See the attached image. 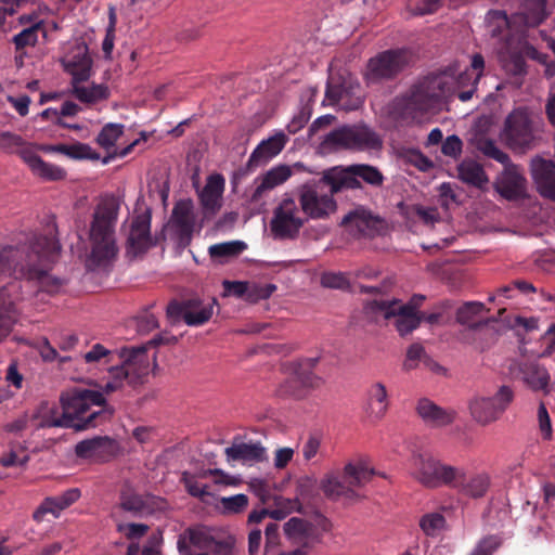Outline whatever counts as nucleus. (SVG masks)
Masks as SVG:
<instances>
[{"label": "nucleus", "mask_w": 555, "mask_h": 555, "mask_svg": "<svg viewBox=\"0 0 555 555\" xmlns=\"http://www.w3.org/2000/svg\"><path fill=\"white\" fill-rule=\"evenodd\" d=\"M60 250L59 243L52 236L37 237L28 247H3L0 250V278L16 276L34 282L43 292L56 293L63 283L51 275V263Z\"/></svg>", "instance_id": "obj_1"}, {"label": "nucleus", "mask_w": 555, "mask_h": 555, "mask_svg": "<svg viewBox=\"0 0 555 555\" xmlns=\"http://www.w3.org/2000/svg\"><path fill=\"white\" fill-rule=\"evenodd\" d=\"M118 210L119 204L113 196L101 198L96 205L89 233L90 253L86 258L89 270L105 267L117 255L114 227Z\"/></svg>", "instance_id": "obj_2"}, {"label": "nucleus", "mask_w": 555, "mask_h": 555, "mask_svg": "<svg viewBox=\"0 0 555 555\" xmlns=\"http://www.w3.org/2000/svg\"><path fill=\"white\" fill-rule=\"evenodd\" d=\"M105 402L103 392L90 389H73L61 396L69 427L78 430L94 427L111 417L112 412L104 409L90 412L92 406L102 408Z\"/></svg>", "instance_id": "obj_3"}, {"label": "nucleus", "mask_w": 555, "mask_h": 555, "mask_svg": "<svg viewBox=\"0 0 555 555\" xmlns=\"http://www.w3.org/2000/svg\"><path fill=\"white\" fill-rule=\"evenodd\" d=\"M441 78L425 80L406 96L396 99L392 105L395 117L403 120L422 121L427 113H437L446 94Z\"/></svg>", "instance_id": "obj_4"}, {"label": "nucleus", "mask_w": 555, "mask_h": 555, "mask_svg": "<svg viewBox=\"0 0 555 555\" xmlns=\"http://www.w3.org/2000/svg\"><path fill=\"white\" fill-rule=\"evenodd\" d=\"M409 475L427 489L449 487L462 476L459 466L450 465L429 452H413L409 460Z\"/></svg>", "instance_id": "obj_5"}, {"label": "nucleus", "mask_w": 555, "mask_h": 555, "mask_svg": "<svg viewBox=\"0 0 555 555\" xmlns=\"http://www.w3.org/2000/svg\"><path fill=\"white\" fill-rule=\"evenodd\" d=\"M514 391L501 386L493 396L474 395L467 401L470 420L478 426L487 427L496 423L513 402Z\"/></svg>", "instance_id": "obj_6"}, {"label": "nucleus", "mask_w": 555, "mask_h": 555, "mask_svg": "<svg viewBox=\"0 0 555 555\" xmlns=\"http://www.w3.org/2000/svg\"><path fill=\"white\" fill-rule=\"evenodd\" d=\"M0 149L9 153H17L31 172L40 179L57 181L66 177V171L62 167L46 163L37 154L34 145L25 144L20 135L10 132L1 133Z\"/></svg>", "instance_id": "obj_7"}, {"label": "nucleus", "mask_w": 555, "mask_h": 555, "mask_svg": "<svg viewBox=\"0 0 555 555\" xmlns=\"http://www.w3.org/2000/svg\"><path fill=\"white\" fill-rule=\"evenodd\" d=\"M423 299L422 296L413 297L406 305L399 300H374L367 305L366 309L375 318L382 317L386 320L393 318L397 331L404 336L420 325L422 318L417 314V307Z\"/></svg>", "instance_id": "obj_8"}, {"label": "nucleus", "mask_w": 555, "mask_h": 555, "mask_svg": "<svg viewBox=\"0 0 555 555\" xmlns=\"http://www.w3.org/2000/svg\"><path fill=\"white\" fill-rule=\"evenodd\" d=\"M60 64L69 81H88L94 75V57L87 43L80 39L66 42L62 48Z\"/></svg>", "instance_id": "obj_9"}, {"label": "nucleus", "mask_w": 555, "mask_h": 555, "mask_svg": "<svg viewBox=\"0 0 555 555\" xmlns=\"http://www.w3.org/2000/svg\"><path fill=\"white\" fill-rule=\"evenodd\" d=\"M298 201L304 215L313 220H326L337 210L333 194L318 181L298 189Z\"/></svg>", "instance_id": "obj_10"}, {"label": "nucleus", "mask_w": 555, "mask_h": 555, "mask_svg": "<svg viewBox=\"0 0 555 555\" xmlns=\"http://www.w3.org/2000/svg\"><path fill=\"white\" fill-rule=\"evenodd\" d=\"M306 222V217L295 198L284 194L273 210L270 229L275 238H294Z\"/></svg>", "instance_id": "obj_11"}, {"label": "nucleus", "mask_w": 555, "mask_h": 555, "mask_svg": "<svg viewBox=\"0 0 555 555\" xmlns=\"http://www.w3.org/2000/svg\"><path fill=\"white\" fill-rule=\"evenodd\" d=\"M118 356L130 375L132 386L143 384L156 366V354L149 353V345L121 348Z\"/></svg>", "instance_id": "obj_12"}, {"label": "nucleus", "mask_w": 555, "mask_h": 555, "mask_svg": "<svg viewBox=\"0 0 555 555\" xmlns=\"http://www.w3.org/2000/svg\"><path fill=\"white\" fill-rule=\"evenodd\" d=\"M406 51H386L371 59L367 63L365 78L370 82L388 79L401 72L409 63Z\"/></svg>", "instance_id": "obj_13"}, {"label": "nucleus", "mask_w": 555, "mask_h": 555, "mask_svg": "<svg viewBox=\"0 0 555 555\" xmlns=\"http://www.w3.org/2000/svg\"><path fill=\"white\" fill-rule=\"evenodd\" d=\"M504 137L513 147H529L533 144V122L526 108H516L506 117Z\"/></svg>", "instance_id": "obj_14"}, {"label": "nucleus", "mask_w": 555, "mask_h": 555, "mask_svg": "<svg viewBox=\"0 0 555 555\" xmlns=\"http://www.w3.org/2000/svg\"><path fill=\"white\" fill-rule=\"evenodd\" d=\"M215 300L205 302L199 299H190L183 302H170L167 315L176 322L182 319L189 326H198L210 320L214 314Z\"/></svg>", "instance_id": "obj_15"}, {"label": "nucleus", "mask_w": 555, "mask_h": 555, "mask_svg": "<svg viewBox=\"0 0 555 555\" xmlns=\"http://www.w3.org/2000/svg\"><path fill=\"white\" fill-rule=\"evenodd\" d=\"M215 545V539L204 526L186 528L177 540L180 555H208Z\"/></svg>", "instance_id": "obj_16"}, {"label": "nucleus", "mask_w": 555, "mask_h": 555, "mask_svg": "<svg viewBox=\"0 0 555 555\" xmlns=\"http://www.w3.org/2000/svg\"><path fill=\"white\" fill-rule=\"evenodd\" d=\"M155 244L156 241L151 234V212L146 210L134 216L127 238V253L135 257L145 253Z\"/></svg>", "instance_id": "obj_17"}, {"label": "nucleus", "mask_w": 555, "mask_h": 555, "mask_svg": "<svg viewBox=\"0 0 555 555\" xmlns=\"http://www.w3.org/2000/svg\"><path fill=\"white\" fill-rule=\"evenodd\" d=\"M224 186L225 180L222 175L212 173L207 177L204 188L198 191L199 204L205 216L212 217L220 211Z\"/></svg>", "instance_id": "obj_18"}, {"label": "nucleus", "mask_w": 555, "mask_h": 555, "mask_svg": "<svg viewBox=\"0 0 555 555\" xmlns=\"http://www.w3.org/2000/svg\"><path fill=\"white\" fill-rule=\"evenodd\" d=\"M292 176L293 169L289 165L280 164L270 168L255 179V189L249 196V202H260L270 191L284 184Z\"/></svg>", "instance_id": "obj_19"}, {"label": "nucleus", "mask_w": 555, "mask_h": 555, "mask_svg": "<svg viewBox=\"0 0 555 555\" xmlns=\"http://www.w3.org/2000/svg\"><path fill=\"white\" fill-rule=\"evenodd\" d=\"M526 179L518 166L508 164L495 182V190L506 199H518L526 195Z\"/></svg>", "instance_id": "obj_20"}, {"label": "nucleus", "mask_w": 555, "mask_h": 555, "mask_svg": "<svg viewBox=\"0 0 555 555\" xmlns=\"http://www.w3.org/2000/svg\"><path fill=\"white\" fill-rule=\"evenodd\" d=\"M196 224L194 203L191 198L178 201L169 219V225L181 238H190Z\"/></svg>", "instance_id": "obj_21"}, {"label": "nucleus", "mask_w": 555, "mask_h": 555, "mask_svg": "<svg viewBox=\"0 0 555 555\" xmlns=\"http://www.w3.org/2000/svg\"><path fill=\"white\" fill-rule=\"evenodd\" d=\"M79 457L94 461H107L119 451L118 443L108 437H95L80 441L75 448Z\"/></svg>", "instance_id": "obj_22"}, {"label": "nucleus", "mask_w": 555, "mask_h": 555, "mask_svg": "<svg viewBox=\"0 0 555 555\" xmlns=\"http://www.w3.org/2000/svg\"><path fill=\"white\" fill-rule=\"evenodd\" d=\"M462 476L455 482L450 483V488L459 493L473 499L482 498L491 486V477L487 472H479L467 476L466 470L459 466Z\"/></svg>", "instance_id": "obj_23"}, {"label": "nucleus", "mask_w": 555, "mask_h": 555, "mask_svg": "<svg viewBox=\"0 0 555 555\" xmlns=\"http://www.w3.org/2000/svg\"><path fill=\"white\" fill-rule=\"evenodd\" d=\"M18 23L24 26V28L13 37L16 49L34 47L40 36L42 38L47 37L46 25L38 18L37 14H22L18 17Z\"/></svg>", "instance_id": "obj_24"}, {"label": "nucleus", "mask_w": 555, "mask_h": 555, "mask_svg": "<svg viewBox=\"0 0 555 555\" xmlns=\"http://www.w3.org/2000/svg\"><path fill=\"white\" fill-rule=\"evenodd\" d=\"M531 172L539 193L555 201V163L535 157L531 162Z\"/></svg>", "instance_id": "obj_25"}, {"label": "nucleus", "mask_w": 555, "mask_h": 555, "mask_svg": "<svg viewBox=\"0 0 555 555\" xmlns=\"http://www.w3.org/2000/svg\"><path fill=\"white\" fill-rule=\"evenodd\" d=\"M416 411L424 423L436 428L451 425L457 417L455 410L443 409L428 399H421Z\"/></svg>", "instance_id": "obj_26"}, {"label": "nucleus", "mask_w": 555, "mask_h": 555, "mask_svg": "<svg viewBox=\"0 0 555 555\" xmlns=\"http://www.w3.org/2000/svg\"><path fill=\"white\" fill-rule=\"evenodd\" d=\"M319 182L325 188L328 186V192L333 196L344 189H356L360 186L358 179H356L352 166L341 168L334 167L324 171Z\"/></svg>", "instance_id": "obj_27"}, {"label": "nucleus", "mask_w": 555, "mask_h": 555, "mask_svg": "<svg viewBox=\"0 0 555 555\" xmlns=\"http://www.w3.org/2000/svg\"><path fill=\"white\" fill-rule=\"evenodd\" d=\"M322 385V378L315 374H302L297 369L292 376H289L280 386V393L282 396H292L300 398L306 395L307 390L318 388Z\"/></svg>", "instance_id": "obj_28"}, {"label": "nucleus", "mask_w": 555, "mask_h": 555, "mask_svg": "<svg viewBox=\"0 0 555 555\" xmlns=\"http://www.w3.org/2000/svg\"><path fill=\"white\" fill-rule=\"evenodd\" d=\"M87 81H69L70 94L89 106L96 105L109 98V89L104 83L86 85Z\"/></svg>", "instance_id": "obj_29"}, {"label": "nucleus", "mask_w": 555, "mask_h": 555, "mask_svg": "<svg viewBox=\"0 0 555 555\" xmlns=\"http://www.w3.org/2000/svg\"><path fill=\"white\" fill-rule=\"evenodd\" d=\"M389 406V399L386 386L382 383H374L367 390L365 404L366 416L374 422L382 420Z\"/></svg>", "instance_id": "obj_30"}, {"label": "nucleus", "mask_w": 555, "mask_h": 555, "mask_svg": "<svg viewBox=\"0 0 555 555\" xmlns=\"http://www.w3.org/2000/svg\"><path fill=\"white\" fill-rule=\"evenodd\" d=\"M343 470L344 478L348 480L353 491L366 485L375 474L369 460L362 456L348 461Z\"/></svg>", "instance_id": "obj_31"}, {"label": "nucleus", "mask_w": 555, "mask_h": 555, "mask_svg": "<svg viewBox=\"0 0 555 555\" xmlns=\"http://www.w3.org/2000/svg\"><path fill=\"white\" fill-rule=\"evenodd\" d=\"M287 137L284 132H276L274 135L261 141L253 151L249 157V164L260 165L275 157L284 149Z\"/></svg>", "instance_id": "obj_32"}, {"label": "nucleus", "mask_w": 555, "mask_h": 555, "mask_svg": "<svg viewBox=\"0 0 555 555\" xmlns=\"http://www.w3.org/2000/svg\"><path fill=\"white\" fill-rule=\"evenodd\" d=\"M343 224L347 225L350 232L363 235L373 236L378 230L380 223L379 219L371 216L363 209H357L344 217Z\"/></svg>", "instance_id": "obj_33"}, {"label": "nucleus", "mask_w": 555, "mask_h": 555, "mask_svg": "<svg viewBox=\"0 0 555 555\" xmlns=\"http://www.w3.org/2000/svg\"><path fill=\"white\" fill-rule=\"evenodd\" d=\"M320 488L325 496L337 500L340 498L351 499L354 496V491L349 485L348 480L344 478V473L328 472L321 479Z\"/></svg>", "instance_id": "obj_34"}, {"label": "nucleus", "mask_w": 555, "mask_h": 555, "mask_svg": "<svg viewBox=\"0 0 555 555\" xmlns=\"http://www.w3.org/2000/svg\"><path fill=\"white\" fill-rule=\"evenodd\" d=\"M228 461L261 462L266 460V449L260 443H234L224 450Z\"/></svg>", "instance_id": "obj_35"}, {"label": "nucleus", "mask_w": 555, "mask_h": 555, "mask_svg": "<svg viewBox=\"0 0 555 555\" xmlns=\"http://www.w3.org/2000/svg\"><path fill=\"white\" fill-rule=\"evenodd\" d=\"M33 421L36 422L35 426L38 428L43 427H69V423L64 414L59 415L57 408L54 404L47 402L41 403L33 415Z\"/></svg>", "instance_id": "obj_36"}, {"label": "nucleus", "mask_w": 555, "mask_h": 555, "mask_svg": "<svg viewBox=\"0 0 555 555\" xmlns=\"http://www.w3.org/2000/svg\"><path fill=\"white\" fill-rule=\"evenodd\" d=\"M324 149L338 150L349 149L354 150L353 126H345L331 131L322 142Z\"/></svg>", "instance_id": "obj_37"}, {"label": "nucleus", "mask_w": 555, "mask_h": 555, "mask_svg": "<svg viewBox=\"0 0 555 555\" xmlns=\"http://www.w3.org/2000/svg\"><path fill=\"white\" fill-rule=\"evenodd\" d=\"M459 178L468 184L481 188L488 182L482 167L475 160H463L457 167Z\"/></svg>", "instance_id": "obj_38"}, {"label": "nucleus", "mask_w": 555, "mask_h": 555, "mask_svg": "<svg viewBox=\"0 0 555 555\" xmlns=\"http://www.w3.org/2000/svg\"><path fill=\"white\" fill-rule=\"evenodd\" d=\"M546 0H526V12L514 16V24L524 23L526 26H537L545 18Z\"/></svg>", "instance_id": "obj_39"}, {"label": "nucleus", "mask_w": 555, "mask_h": 555, "mask_svg": "<svg viewBox=\"0 0 555 555\" xmlns=\"http://www.w3.org/2000/svg\"><path fill=\"white\" fill-rule=\"evenodd\" d=\"M354 150H379L382 139L364 125L353 126Z\"/></svg>", "instance_id": "obj_40"}, {"label": "nucleus", "mask_w": 555, "mask_h": 555, "mask_svg": "<svg viewBox=\"0 0 555 555\" xmlns=\"http://www.w3.org/2000/svg\"><path fill=\"white\" fill-rule=\"evenodd\" d=\"M245 248L244 242L232 241L211 245L208 251L212 259L223 261L238 256Z\"/></svg>", "instance_id": "obj_41"}, {"label": "nucleus", "mask_w": 555, "mask_h": 555, "mask_svg": "<svg viewBox=\"0 0 555 555\" xmlns=\"http://www.w3.org/2000/svg\"><path fill=\"white\" fill-rule=\"evenodd\" d=\"M124 125L109 122L105 125L96 137V143L106 151H112L124 134Z\"/></svg>", "instance_id": "obj_42"}, {"label": "nucleus", "mask_w": 555, "mask_h": 555, "mask_svg": "<svg viewBox=\"0 0 555 555\" xmlns=\"http://www.w3.org/2000/svg\"><path fill=\"white\" fill-rule=\"evenodd\" d=\"M108 382L102 387L101 392H103V396L121 389L125 383L130 385V375L122 363L118 366H111L108 369Z\"/></svg>", "instance_id": "obj_43"}, {"label": "nucleus", "mask_w": 555, "mask_h": 555, "mask_svg": "<svg viewBox=\"0 0 555 555\" xmlns=\"http://www.w3.org/2000/svg\"><path fill=\"white\" fill-rule=\"evenodd\" d=\"M485 311L481 302H467L456 311V320L463 325L474 326L479 322V318Z\"/></svg>", "instance_id": "obj_44"}, {"label": "nucleus", "mask_w": 555, "mask_h": 555, "mask_svg": "<svg viewBox=\"0 0 555 555\" xmlns=\"http://www.w3.org/2000/svg\"><path fill=\"white\" fill-rule=\"evenodd\" d=\"M59 153L64 154L73 159H100V154L96 153L89 144L76 142L74 144L62 146Z\"/></svg>", "instance_id": "obj_45"}, {"label": "nucleus", "mask_w": 555, "mask_h": 555, "mask_svg": "<svg viewBox=\"0 0 555 555\" xmlns=\"http://www.w3.org/2000/svg\"><path fill=\"white\" fill-rule=\"evenodd\" d=\"M472 72L465 70L459 77V87H476L478 80L482 76V70L485 67L483 57L480 54H475L472 59Z\"/></svg>", "instance_id": "obj_46"}, {"label": "nucleus", "mask_w": 555, "mask_h": 555, "mask_svg": "<svg viewBox=\"0 0 555 555\" xmlns=\"http://www.w3.org/2000/svg\"><path fill=\"white\" fill-rule=\"evenodd\" d=\"M507 47L512 50L514 54V70L520 72L522 60L521 56L526 55L532 59H540L537 50L529 44L527 41L519 40L516 46H514V39L511 37L507 40Z\"/></svg>", "instance_id": "obj_47"}, {"label": "nucleus", "mask_w": 555, "mask_h": 555, "mask_svg": "<svg viewBox=\"0 0 555 555\" xmlns=\"http://www.w3.org/2000/svg\"><path fill=\"white\" fill-rule=\"evenodd\" d=\"M276 289L274 284H260L247 282L245 300L248 302H258L268 299Z\"/></svg>", "instance_id": "obj_48"}, {"label": "nucleus", "mask_w": 555, "mask_h": 555, "mask_svg": "<svg viewBox=\"0 0 555 555\" xmlns=\"http://www.w3.org/2000/svg\"><path fill=\"white\" fill-rule=\"evenodd\" d=\"M444 526L446 518L440 513H428L420 519V527L426 535L438 534Z\"/></svg>", "instance_id": "obj_49"}, {"label": "nucleus", "mask_w": 555, "mask_h": 555, "mask_svg": "<svg viewBox=\"0 0 555 555\" xmlns=\"http://www.w3.org/2000/svg\"><path fill=\"white\" fill-rule=\"evenodd\" d=\"M527 384L534 390L548 392L550 374L540 366H533L526 373Z\"/></svg>", "instance_id": "obj_50"}, {"label": "nucleus", "mask_w": 555, "mask_h": 555, "mask_svg": "<svg viewBox=\"0 0 555 555\" xmlns=\"http://www.w3.org/2000/svg\"><path fill=\"white\" fill-rule=\"evenodd\" d=\"M299 506L298 500L280 496L275 499V507L270 509L269 516L272 519L281 520L292 512L299 509Z\"/></svg>", "instance_id": "obj_51"}, {"label": "nucleus", "mask_w": 555, "mask_h": 555, "mask_svg": "<svg viewBox=\"0 0 555 555\" xmlns=\"http://www.w3.org/2000/svg\"><path fill=\"white\" fill-rule=\"evenodd\" d=\"M49 515L53 518H59L61 515V511L57 508V505L54 503L51 496L46 498L34 511L33 519L37 524H40L47 521Z\"/></svg>", "instance_id": "obj_52"}, {"label": "nucleus", "mask_w": 555, "mask_h": 555, "mask_svg": "<svg viewBox=\"0 0 555 555\" xmlns=\"http://www.w3.org/2000/svg\"><path fill=\"white\" fill-rule=\"evenodd\" d=\"M13 309V301L0 291V340L7 337L11 331V319L4 317V313L11 312Z\"/></svg>", "instance_id": "obj_53"}, {"label": "nucleus", "mask_w": 555, "mask_h": 555, "mask_svg": "<svg viewBox=\"0 0 555 555\" xmlns=\"http://www.w3.org/2000/svg\"><path fill=\"white\" fill-rule=\"evenodd\" d=\"M112 351L104 347L102 344H95L91 349L82 356L83 361L91 367H95L98 364L108 363V357Z\"/></svg>", "instance_id": "obj_54"}, {"label": "nucleus", "mask_w": 555, "mask_h": 555, "mask_svg": "<svg viewBox=\"0 0 555 555\" xmlns=\"http://www.w3.org/2000/svg\"><path fill=\"white\" fill-rule=\"evenodd\" d=\"M117 23L116 11L113 7L108 9V25L106 28V35L102 42V50L105 57H111L115 43V28Z\"/></svg>", "instance_id": "obj_55"}, {"label": "nucleus", "mask_w": 555, "mask_h": 555, "mask_svg": "<svg viewBox=\"0 0 555 555\" xmlns=\"http://www.w3.org/2000/svg\"><path fill=\"white\" fill-rule=\"evenodd\" d=\"M502 544L498 535H488L477 542L468 555H493Z\"/></svg>", "instance_id": "obj_56"}, {"label": "nucleus", "mask_w": 555, "mask_h": 555, "mask_svg": "<svg viewBox=\"0 0 555 555\" xmlns=\"http://www.w3.org/2000/svg\"><path fill=\"white\" fill-rule=\"evenodd\" d=\"M486 21L492 36H499L504 29L512 27L506 14L502 11L489 12Z\"/></svg>", "instance_id": "obj_57"}, {"label": "nucleus", "mask_w": 555, "mask_h": 555, "mask_svg": "<svg viewBox=\"0 0 555 555\" xmlns=\"http://www.w3.org/2000/svg\"><path fill=\"white\" fill-rule=\"evenodd\" d=\"M117 531L125 535L126 539L134 541L143 538L150 527L145 524H137V522H118Z\"/></svg>", "instance_id": "obj_58"}, {"label": "nucleus", "mask_w": 555, "mask_h": 555, "mask_svg": "<svg viewBox=\"0 0 555 555\" xmlns=\"http://www.w3.org/2000/svg\"><path fill=\"white\" fill-rule=\"evenodd\" d=\"M356 179L361 178L365 182L379 185L383 182V175L375 167L369 165H352Z\"/></svg>", "instance_id": "obj_59"}, {"label": "nucleus", "mask_w": 555, "mask_h": 555, "mask_svg": "<svg viewBox=\"0 0 555 555\" xmlns=\"http://www.w3.org/2000/svg\"><path fill=\"white\" fill-rule=\"evenodd\" d=\"M353 91V87H348L335 83L333 79L330 80L326 89V100L330 104H340L343 100Z\"/></svg>", "instance_id": "obj_60"}, {"label": "nucleus", "mask_w": 555, "mask_h": 555, "mask_svg": "<svg viewBox=\"0 0 555 555\" xmlns=\"http://www.w3.org/2000/svg\"><path fill=\"white\" fill-rule=\"evenodd\" d=\"M309 530L308 524L298 517L291 518L284 525V532L292 540H301Z\"/></svg>", "instance_id": "obj_61"}, {"label": "nucleus", "mask_w": 555, "mask_h": 555, "mask_svg": "<svg viewBox=\"0 0 555 555\" xmlns=\"http://www.w3.org/2000/svg\"><path fill=\"white\" fill-rule=\"evenodd\" d=\"M36 2L37 0H2L3 5L0 8V27L4 24L7 14L13 15Z\"/></svg>", "instance_id": "obj_62"}, {"label": "nucleus", "mask_w": 555, "mask_h": 555, "mask_svg": "<svg viewBox=\"0 0 555 555\" xmlns=\"http://www.w3.org/2000/svg\"><path fill=\"white\" fill-rule=\"evenodd\" d=\"M127 555H163L159 542L149 540L143 546L131 542L127 547Z\"/></svg>", "instance_id": "obj_63"}, {"label": "nucleus", "mask_w": 555, "mask_h": 555, "mask_svg": "<svg viewBox=\"0 0 555 555\" xmlns=\"http://www.w3.org/2000/svg\"><path fill=\"white\" fill-rule=\"evenodd\" d=\"M182 481L188 490V492L196 498L204 500L206 495H209L207 487L197 481L196 477L191 475L188 472L182 474Z\"/></svg>", "instance_id": "obj_64"}]
</instances>
